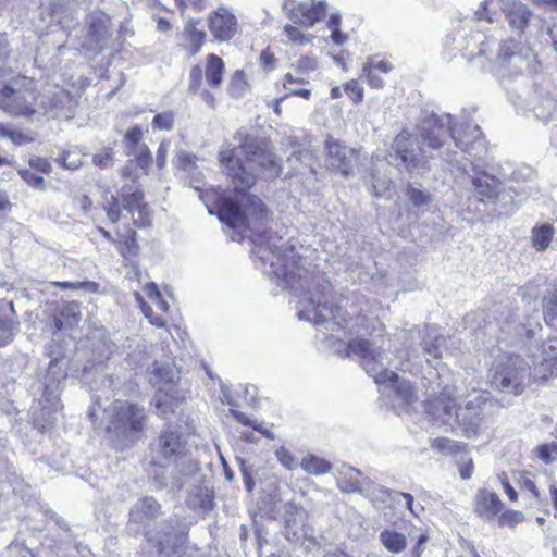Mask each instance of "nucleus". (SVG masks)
<instances>
[{
  "mask_svg": "<svg viewBox=\"0 0 557 557\" xmlns=\"http://www.w3.org/2000/svg\"><path fill=\"white\" fill-rule=\"evenodd\" d=\"M234 140L239 143L238 147L224 144L219 152L234 195L218 196V218L231 228L260 230L265 220V206L259 197L249 193L257 181L255 169L270 177H277L282 172L281 160L255 135L239 129Z\"/></svg>",
  "mask_w": 557,
  "mask_h": 557,
  "instance_id": "1",
  "label": "nucleus"
},
{
  "mask_svg": "<svg viewBox=\"0 0 557 557\" xmlns=\"http://www.w3.org/2000/svg\"><path fill=\"white\" fill-rule=\"evenodd\" d=\"M255 253L264 265L263 273L298 298L300 320L326 325L332 331L334 325L344 326L347 319L342 315L341 308L329 301L331 284L325 274L296 256L292 246L260 235Z\"/></svg>",
  "mask_w": 557,
  "mask_h": 557,
  "instance_id": "2",
  "label": "nucleus"
},
{
  "mask_svg": "<svg viewBox=\"0 0 557 557\" xmlns=\"http://www.w3.org/2000/svg\"><path fill=\"white\" fill-rule=\"evenodd\" d=\"M385 343L364 338L352 339L347 344L346 356L357 357L364 371L374 379L376 384L389 383L392 391L403 404H411L417 400V393L411 382L399 379L395 371H389L392 358L385 352Z\"/></svg>",
  "mask_w": 557,
  "mask_h": 557,
  "instance_id": "3",
  "label": "nucleus"
},
{
  "mask_svg": "<svg viewBox=\"0 0 557 557\" xmlns=\"http://www.w3.org/2000/svg\"><path fill=\"white\" fill-rule=\"evenodd\" d=\"M151 453L153 466L164 469L171 468L169 474L164 471L154 475L153 481L157 488H181L183 485L184 468L187 463L185 460L187 456V442L181 428L166 424L151 444Z\"/></svg>",
  "mask_w": 557,
  "mask_h": 557,
  "instance_id": "4",
  "label": "nucleus"
},
{
  "mask_svg": "<svg viewBox=\"0 0 557 557\" xmlns=\"http://www.w3.org/2000/svg\"><path fill=\"white\" fill-rule=\"evenodd\" d=\"M466 50L467 58L472 62L475 58L485 57L487 60H495L497 72L500 76L513 77L529 70L534 61L529 51L523 52L520 44L509 40L503 44L494 38L484 36L481 32L471 35Z\"/></svg>",
  "mask_w": 557,
  "mask_h": 557,
  "instance_id": "5",
  "label": "nucleus"
},
{
  "mask_svg": "<svg viewBox=\"0 0 557 557\" xmlns=\"http://www.w3.org/2000/svg\"><path fill=\"white\" fill-rule=\"evenodd\" d=\"M417 145L420 150L437 151L438 156L447 162H451V146L462 151H468V141L465 140L450 114L437 115L433 111L423 110L417 125Z\"/></svg>",
  "mask_w": 557,
  "mask_h": 557,
  "instance_id": "6",
  "label": "nucleus"
},
{
  "mask_svg": "<svg viewBox=\"0 0 557 557\" xmlns=\"http://www.w3.org/2000/svg\"><path fill=\"white\" fill-rule=\"evenodd\" d=\"M193 523V517L174 512L156 528L146 530L145 557H182Z\"/></svg>",
  "mask_w": 557,
  "mask_h": 557,
  "instance_id": "7",
  "label": "nucleus"
},
{
  "mask_svg": "<svg viewBox=\"0 0 557 557\" xmlns=\"http://www.w3.org/2000/svg\"><path fill=\"white\" fill-rule=\"evenodd\" d=\"M107 433L117 450L133 448L141 437L148 414L144 406L127 400H115L111 406Z\"/></svg>",
  "mask_w": 557,
  "mask_h": 557,
  "instance_id": "8",
  "label": "nucleus"
},
{
  "mask_svg": "<svg viewBox=\"0 0 557 557\" xmlns=\"http://www.w3.org/2000/svg\"><path fill=\"white\" fill-rule=\"evenodd\" d=\"M138 168L134 160H128L122 168V176L129 180L131 183L121 187V198L124 210L133 218L134 225L145 227L151 222L150 208L143 201L144 191L137 182L139 178Z\"/></svg>",
  "mask_w": 557,
  "mask_h": 557,
  "instance_id": "9",
  "label": "nucleus"
},
{
  "mask_svg": "<svg viewBox=\"0 0 557 557\" xmlns=\"http://www.w3.org/2000/svg\"><path fill=\"white\" fill-rule=\"evenodd\" d=\"M25 79L16 76L1 81L0 109L16 116H30L35 113L33 106L37 97L34 91L22 88Z\"/></svg>",
  "mask_w": 557,
  "mask_h": 557,
  "instance_id": "10",
  "label": "nucleus"
},
{
  "mask_svg": "<svg viewBox=\"0 0 557 557\" xmlns=\"http://www.w3.org/2000/svg\"><path fill=\"white\" fill-rule=\"evenodd\" d=\"M531 375L530 366L519 357H510L505 364L495 369L492 385L500 392L520 395Z\"/></svg>",
  "mask_w": 557,
  "mask_h": 557,
  "instance_id": "11",
  "label": "nucleus"
},
{
  "mask_svg": "<svg viewBox=\"0 0 557 557\" xmlns=\"http://www.w3.org/2000/svg\"><path fill=\"white\" fill-rule=\"evenodd\" d=\"M426 153V150H420V145L416 149L410 134L403 131L394 138L391 150L386 154V161L399 171H411L428 158Z\"/></svg>",
  "mask_w": 557,
  "mask_h": 557,
  "instance_id": "12",
  "label": "nucleus"
},
{
  "mask_svg": "<svg viewBox=\"0 0 557 557\" xmlns=\"http://www.w3.org/2000/svg\"><path fill=\"white\" fill-rule=\"evenodd\" d=\"M283 8L288 11L287 17L293 24L309 28L324 17L327 4L325 0L311 4L285 0Z\"/></svg>",
  "mask_w": 557,
  "mask_h": 557,
  "instance_id": "13",
  "label": "nucleus"
},
{
  "mask_svg": "<svg viewBox=\"0 0 557 557\" xmlns=\"http://www.w3.org/2000/svg\"><path fill=\"white\" fill-rule=\"evenodd\" d=\"M64 364L63 359L53 358L41 382L42 398L53 410L58 409L61 383L67 376Z\"/></svg>",
  "mask_w": 557,
  "mask_h": 557,
  "instance_id": "14",
  "label": "nucleus"
},
{
  "mask_svg": "<svg viewBox=\"0 0 557 557\" xmlns=\"http://www.w3.org/2000/svg\"><path fill=\"white\" fill-rule=\"evenodd\" d=\"M497 3L511 32L523 35L533 17L532 10L521 0H497Z\"/></svg>",
  "mask_w": 557,
  "mask_h": 557,
  "instance_id": "15",
  "label": "nucleus"
},
{
  "mask_svg": "<svg viewBox=\"0 0 557 557\" xmlns=\"http://www.w3.org/2000/svg\"><path fill=\"white\" fill-rule=\"evenodd\" d=\"M426 412L435 423L449 424L457 410L453 392L445 388L437 397L426 403Z\"/></svg>",
  "mask_w": 557,
  "mask_h": 557,
  "instance_id": "16",
  "label": "nucleus"
},
{
  "mask_svg": "<svg viewBox=\"0 0 557 557\" xmlns=\"http://www.w3.org/2000/svg\"><path fill=\"white\" fill-rule=\"evenodd\" d=\"M236 16L224 8L209 16V29L218 41H230L237 34Z\"/></svg>",
  "mask_w": 557,
  "mask_h": 557,
  "instance_id": "17",
  "label": "nucleus"
},
{
  "mask_svg": "<svg viewBox=\"0 0 557 557\" xmlns=\"http://www.w3.org/2000/svg\"><path fill=\"white\" fill-rule=\"evenodd\" d=\"M325 149L329 165L347 176L352 170L354 150L333 139L326 140Z\"/></svg>",
  "mask_w": 557,
  "mask_h": 557,
  "instance_id": "18",
  "label": "nucleus"
},
{
  "mask_svg": "<svg viewBox=\"0 0 557 557\" xmlns=\"http://www.w3.org/2000/svg\"><path fill=\"white\" fill-rule=\"evenodd\" d=\"M474 191L483 202L494 203L502 200V183L495 176L482 172L471 178Z\"/></svg>",
  "mask_w": 557,
  "mask_h": 557,
  "instance_id": "19",
  "label": "nucleus"
},
{
  "mask_svg": "<svg viewBox=\"0 0 557 557\" xmlns=\"http://www.w3.org/2000/svg\"><path fill=\"white\" fill-rule=\"evenodd\" d=\"M503 503L495 492L480 488L473 500L474 512L483 520H493L502 510Z\"/></svg>",
  "mask_w": 557,
  "mask_h": 557,
  "instance_id": "20",
  "label": "nucleus"
},
{
  "mask_svg": "<svg viewBox=\"0 0 557 557\" xmlns=\"http://www.w3.org/2000/svg\"><path fill=\"white\" fill-rule=\"evenodd\" d=\"M17 319L12 301H0V347L10 344L18 332Z\"/></svg>",
  "mask_w": 557,
  "mask_h": 557,
  "instance_id": "21",
  "label": "nucleus"
},
{
  "mask_svg": "<svg viewBox=\"0 0 557 557\" xmlns=\"http://www.w3.org/2000/svg\"><path fill=\"white\" fill-rule=\"evenodd\" d=\"M161 504L151 496L139 498L129 510V523L139 525L157 519L162 515Z\"/></svg>",
  "mask_w": 557,
  "mask_h": 557,
  "instance_id": "22",
  "label": "nucleus"
},
{
  "mask_svg": "<svg viewBox=\"0 0 557 557\" xmlns=\"http://www.w3.org/2000/svg\"><path fill=\"white\" fill-rule=\"evenodd\" d=\"M529 106L537 120L546 122L556 109V100L548 91L536 89L529 97Z\"/></svg>",
  "mask_w": 557,
  "mask_h": 557,
  "instance_id": "23",
  "label": "nucleus"
},
{
  "mask_svg": "<svg viewBox=\"0 0 557 557\" xmlns=\"http://www.w3.org/2000/svg\"><path fill=\"white\" fill-rule=\"evenodd\" d=\"M183 396L175 389H158L154 396V405L158 414L168 419L183 400Z\"/></svg>",
  "mask_w": 557,
  "mask_h": 557,
  "instance_id": "24",
  "label": "nucleus"
},
{
  "mask_svg": "<svg viewBox=\"0 0 557 557\" xmlns=\"http://www.w3.org/2000/svg\"><path fill=\"white\" fill-rule=\"evenodd\" d=\"M176 372L169 362L156 361L151 372L150 382L157 389H173Z\"/></svg>",
  "mask_w": 557,
  "mask_h": 557,
  "instance_id": "25",
  "label": "nucleus"
},
{
  "mask_svg": "<svg viewBox=\"0 0 557 557\" xmlns=\"http://www.w3.org/2000/svg\"><path fill=\"white\" fill-rule=\"evenodd\" d=\"M361 472L351 467H344L341 478L337 480V487L345 493L362 494L366 490L368 480H361Z\"/></svg>",
  "mask_w": 557,
  "mask_h": 557,
  "instance_id": "26",
  "label": "nucleus"
},
{
  "mask_svg": "<svg viewBox=\"0 0 557 557\" xmlns=\"http://www.w3.org/2000/svg\"><path fill=\"white\" fill-rule=\"evenodd\" d=\"M307 518V511L301 505L294 502L286 504L284 520L288 533L297 535L298 531L304 529Z\"/></svg>",
  "mask_w": 557,
  "mask_h": 557,
  "instance_id": "27",
  "label": "nucleus"
},
{
  "mask_svg": "<svg viewBox=\"0 0 557 557\" xmlns=\"http://www.w3.org/2000/svg\"><path fill=\"white\" fill-rule=\"evenodd\" d=\"M540 368H543L545 371V373L541 374V380H547L548 376L557 372V337L548 338L543 344Z\"/></svg>",
  "mask_w": 557,
  "mask_h": 557,
  "instance_id": "28",
  "label": "nucleus"
},
{
  "mask_svg": "<svg viewBox=\"0 0 557 557\" xmlns=\"http://www.w3.org/2000/svg\"><path fill=\"white\" fill-rule=\"evenodd\" d=\"M380 543L386 550L392 554H400L407 547V539L405 534L393 529H384L379 535Z\"/></svg>",
  "mask_w": 557,
  "mask_h": 557,
  "instance_id": "29",
  "label": "nucleus"
},
{
  "mask_svg": "<svg viewBox=\"0 0 557 557\" xmlns=\"http://www.w3.org/2000/svg\"><path fill=\"white\" fill-rule=\"evenodd\" d=\"M224 62L214 53L207 55L206 81L212 88L219 87L223 81Z\"/></svg>",
  "mask_w": 557,
  "mask_h": 557,
  "instance_id": "30",
  "label": "nucleus"
},
{
  "mask_svg": "<svg viewBox=\"0 0 557 557\" xmlns=\"http://www.w3.org/2000/svg\"><path fill=\"white\" fill-rule=\"evenodd\" d=\"M301 469L312 475H322L331 471L332 465L319 456L309 454L300 461Z\"/></svg>",
  "mask_w": 557,
  "mask_h": 557,
  "instance_id": "31",
  "label": "nucleus"
},
{
  "mask_svg": "<svg viewBox=\"0 0 557 557\" xmlns=\"http://www.w3.org/2000/svg\"><path fill=\"white\" fill-rule=\"evenodd\" d=\"M81 320L78 305L70 304L61 309L60 317L53 318V326L55 331H61L65 324L72 326L77 324Z\"/></svg>",
  "mask_w": 557,
  "mask_h": 557,
  "instance_id": "32",
  "label": "nucleus"
},
{
  "mask_svg": "<svg viewBox=\"0 0 557 557\" xmlns=\"http://www.w3.org/2000/svg\"><path fill=\"white\" fill-rule=\"evenodd\" d=\"M398 492L392 491L383 485H375L368 480L366 490L362 495L369 498L372 503H385L387 500L396 502L395 494Z\"/></svg>",
  "mask_w": 557,
  "mask_h": 557,
  "instance_id": "33",
  "label": "nucleus"
},
{
  "mask_svg": "<svg viewBox=\"0 0 557 557\" xmlns=\"http://www.w3.org/2000/svg\"><path fill=\"white\" fill-rule=\"evenodd\" d=\"M543 317L547 324L557 325V288L545 292L543 296Z\"/></svg>",
  "mask_w": 557,
  "mask_h": 557,
  "instance_id": "34",
  "label": "nucleus"
},
{
  "mask_svg": "<svg viewBox=\"0 0 557 557\" xmlns=\"http://www.w3.org/2000/svg\"><path fill=\"white\" fill-rule=\"evenodd\" d=\"M185 33L188 35L189 39V55H196L205 42L206 33L198 29L197 22L193 20L188 21L186 24Z\"/></svg>",
  "mask_w": 557,
  "mask_h": 557,
  "instance_id": "35",
  "label": "nucleus"
},
{
  "mask_svg": "<svg viewBox=\"0 0 557 557\" xmlns=\"http://www.w3.org/2000/svg\"><path fill=\"white\" fill-rule=\"evenodd\" d=\"M455 420L466 432H475L482 420V411L456 410Z\"/></svg>",
  "mask_w": 557,
  "mask_h": 557,
  "instance_id": "36",
  "label": "nucleus"
},
{
  "mask_svg": "<svg viewBox=\"0 0 557 557\" xmlns=\"http://www.w3.org/2000/svg\"><path fill=\"white\" fill-rule=\"evenodd\" d=\"M554 228L549 224H542L532 230V243L533 246L539 250H545L552 242Z\"/></svg>",
  "mask_w": 557,
  "mask_h": 557,
  "instance_id": "37",
  "label": "nucleus"
},
{
  "mask_svg": "<svg viewBox=\"0 0 557 557\" xmlns=\"http://www.w3.org/2000/svg\"><path fill=\"white\" fill-rule=\"evenodd\" d=\"M102 208L106 211L109 220L112 223H117L121 219V209H124L121 193L119 194V196H108V193H106L103 196Z\"/></svg>",
  "mask_w": 557,
  "mask_h": 557,
  "instance_id": "38",
  "label": "nucleus"
},
{
  "mask_svg": "<svg viewBox=\"0 0 557 557\" xmlns=\"http://www.w3.org/2000/svg\"><path fill=\"white\" fill-rule=\"evenodd\" d=\"M431 447L445 454H457L466 447L465 443L454 441L447 437H437L432 440Z\"/></svg>",
  "mask_w": 557,
  "mask_h": 557,
  "instance_id": "39",
  "label": "nucleus"
},
{
  "mask_svg": "<svg viewBox=\"0 0 557 557\" xmlns=\"http://www.w3.org/2000/svg\"><path fill=\"white\" fill-rule=\"evenodd\" d=\"M230 412L232 414V417L239 423L244 424V425H248V426H251L253 430L258 431L259 433H261L263 436L270 438V440H273L274 438V434L271 430H269L268 428H264L262 424H259L257 423L256 421L251 420L250 418H248L245 413H243L242 411H238V410H235L233 408L230 409Z\"/></svg>",
  "mask_w": 557,
  "mask_h": 557,
  "instance_id": "40",
  "label": "nucleus"
},
{
  "mask_svg": "<svg viewBox=\"0 0 557 557\" xmlns=\"http://www.w3.org/2000/svg\"><path fill=\"white\" fill-rule=\"evenodd\" d=\"M37 100L40 101L44 114L49 117H57L62 109V103L55 95H42Z\"/></svg>",
  "mask_w": 557,
  "mask_h": 557,
  "instance_id": "41",
  "label": "nucleus"
},
{
  "mask_svg": "<svg viewBox=\"0 0 557 557\" xmlns=\"http://www.w3.org/2000/svg\"><path fill=\"white\" fill-rule=\"evenodd\" d=\"M143 138V129L139 125H135L126 131L124 136L125 149L128 156L135 153Z\"/></svg>",
  "mask_w": 557,
  "mask_h": 557,
  "instance_id": "42",
  "label": "nucleus"
},
{
  "mask_svg": "<svg viewBox=\"0 0 557 557\" xmlns=\"http://www.w3.org/2000/svg\"><path fill=\"white\" fill-rule=\"evenodd\" d=\"M62 289H73V290H85L89 293L97 294L99 293L100 285L94 281H77V282H57L54 283Z\"/></svg>",
  "mask_w": 557,
  "mask_h": 557,
  "instance_id": "43",
  "label": "nucleus"
},
{
  "mask_svg": "<svg viewBox=\"0 0 557 557\" xmlns=\"http://www.w3.org/2000/svg\"><path fill=\"white\" fill-rule=\"evenodd\" d=\"M63 169L75 171L83 165L82 157L75 151H63L55 160Z\"/></svg>",
  "mask_w": 557,
  "mask_h": 557,
  "instance_id": "44",
  "label": "nucleus"
},
{
  "mask_svg": "<svg viewBox=\"0 0 557 557\" xmlns=\"http://www.w3.org/2000/svg\"><path fill=\"white\" fill-rule=\"evenodd\" d=\"M21 178L32 188L44 191L47 188L46 182L42 176L37 175L29 169H21L18 171Z\"/></svg>",
  "mask_w": 557,
  "mask_h": 557,
  "instance_id": "45",
  "label": "nucleus"
},
{
  "mask_svg": "<svg viewBox=\"0 0 557 557\" xmlns=\"http://www.w3.org/2000/svg\"><path fill=\"white\" fill-rule=\"evenodd\" d=\"M152 126L161 131H172L174 128V114L172 111H165L154 115Z\"/></svg>",
  "mask_w": 557,
  "mask_h": 557,
  "instance_id": "46",
  "label": "nucleus"
},
{
  "mask_svg": "<svg viewBox=\"0 0 557 557\" xmlns=\"http://www.w3.org/2000/svg\"><path fill=\"white\" fill-rule=\"evenodd\" d=\"M407 197L414 207H421L430 202L431 196L429 193L421 190L414 186H408Z\"/></svg>",
  "mask_w": 557,
  "mask_h": 557,
  "instance_id": "47",
  "label": "nucleus"
},
{
  "mask_svg": "<svg viewBox=\"0 0 557 557\" xmlns=\"http://www.w3.org/2000/svg\"><path fill=\"white\" fill-rule=\"evenodd\" d=\"M443 336H435L432 341H425L423 344L424 354L433 359H440L442 356L441 347L444 344Z\"/></svg>",
  "mask_w": 557,
  "mask_h": 557,
  "instance_id": "48",
  "label": "nucleus"
},
{
  "mask_svg": "<svg viewBox=\"0 0 557 557\" xmlns=\"http://www.w3.org/2000/svg\"><path fill=\"white\" fill-rule=\"evenodd\" d=\"M537 457L546 465L554 461L557 456V442H550L536 447Z\"/></svg>",
  "mask_w": 557,
  "mask_h": 557,
  "instance_id": "49",
  "label": "nucleus"
},
{
  "mask_svg": "<svg viewBox=\"0 0 557 557\" xmlns=\"http://www.w3.org/2000/svg\"><path fill=\"white\" fill-rule=\"evenodd\" d=\"M203 79V70L201 65H194L189 74L188 90L193 94L199 92Z\"/></svg>",
  "mask_w": 557,
  "mask_h": 557,
  "instance_id": "50",
  "label": "nucleus"
},
{
  "mask_svg": "<svg viewBox=\"0 0 557 557\" xmlns=\"http://www.w3.org/2000/svg\"><path fill=\"white\" fill-rule=\"evenodd\" d=\"M92 163L100 169H108L113 165V151L111 148H106L100 152L94 154Z\"/></svg>",
  "mask_w": 557,
  "mask_h": 557,
  "instance_id": "51",
  "label": "nucleus"
},
{
  "mask_svg": "<svg viewBox=\"0 0 557 557\" xmlns=\"http://www.w3.org/2000/svg\"><path fill=\"white\" fill-rule=\"evenodd\" d=\"M133 154L135 156L134 161L141 170L148 168L152 162V154L146 145L139 146L138 151L135 150Z\"/></svg>",
  "mask_w": 557,
  "mask_h": 557,
  "instance_id": "52",
  "label": "nucleus"
},
{
  "mask_svg": "<svg viewBox=\"0 0 557 557\" xmlns=\"http://www.w3.org/2000/svg\"><path fill=\"white\" fill-rule=\"evenodd\" d=\"M362 74L367 77L368 83L372 88L381 89L384 86V81L372 70L370 61H367L363 64Z\"/></svg>",
  "mask_w": 557,
  "mask_h": 557,
  "instance_id": "53",
  "label": "nucleus"
},
{
  "mask_svg": "<svg viewBox=\"0 0 557 557\" xmlns=\"http://www.w3.org/2000/svg\"><path fill=\"white\" fill-rule=\"evenodd\" d=\"M277 460L287 470H293L297 467L298 462L294 455L284 447H281L275 453Z\"/></svg>",
  "mask_w": 557,
  "mask_h": 557,
  "instance_id": "54",
  "label": "nucleus"
},
{
  "mask_svg": "<svg viewBox=\"0 0 557 557\" xmlns=\"http://www.w3.org/2000/svg\"><path fill=\"white\" fill-rule=\"evenodd\" d=\"M524 516L522 512L517 510H506L499 517L498 523L499 525H510L515 527L516 524L522 522Z\"/></svg>",
  "mask_w": 557,
  "mask_h": 557,
  "instance_id": "55",
  "label": "nucleus"
},
{
  "mask_svg": "<svg viewBox=\"0 0 557 557\" xmlns=\"http://www.w3.org/2000/svg\"><path fill=\"white\" fill-rule=\"evenodd\" d=\"M245 86V74L243 71H236L231 78L230 94L238 97Z\"/></svg>",
  "mask_w": 557,
  "mask_h": 557,
  "instance_id": "56",
  "label": "nucleus"
},
{
  "mask_svg": "<svg viewBox=\"0 0 557 557\" xmlns=\"http://www.w3.org/2000/svg\"><path fill=\"white\" fill-rule=\"evenodd\" d=\"M395 497H396V502L395 503H399V499L403 498L405 500V503H406V508L414 517H419L420 512L423 511V507H421V506L416 507L414 506V499H413V496L410 493L398 492L397 494H395Z\"/></svg>",
  "mask_w": 557,
  "mask_h": 557,
  "instance_id": "57",
  "label": "nucleus"
},
{
  "mask_svg": "<svg viewBox=\"0 0 557 557\" xmlns=\"http://www.w3.org/2000/svg\"><path fill=\"white\" fill-rule=\"evenodd\" d=\"M284 32H285L286 36L288 37V39L294 42L304 45V44H308L310 41V39L294 25L287 24L284 27Z\"/></svg>",
  "mask_w": 557,
  "mask_h": 557,
  "instance_id": "58",
  "label": "nucleus"
},
{
  "mask_svg": "<svg viewBox=\"0 0 557 557\" xmlns=\"http://www.w3.org/2000/svg\"><path fill=\"white\" fill-rule=\"evenodd\" d=\"M239 466H240V472L243 475L245 488L247 490V492L250 493L255 488V480L252 478V468L250 466H247L243 459L239 460Z\"/></svg>",
  "mask_w": 557,
  "mask_h": 557,
  "instance_id": "59",
  "label": "nucleus"
},
{
  "mask_svg": "<svg viewBox=\"0 0 557 557\" xmlns=\"http://www.w3.org/2000/svg\"><path fill=\"white\" fill-rule=\"evenodd\" d=\"M346 92L355 103H359L363 99V89L357 81H350L345 86Z\"/></svg>",
  "mask_w": 557,
  "mask_h": 557,
  "instance_id": "60",
  "label": "nucleus"
},
{
  "mask_svg": "<svg viewBox=\"0 0 557 557\" xmlns=\"http://www.w3.org/2000/svg\"><path fill=\"white\" fill-rule=\"evenodd\" d=\"M28 164L32 169L37 170L42 174H50L52 172L51 163L41 157H33L29 159Z\"/></svg>",
  "mask_w": 557,
  "mask_h": 557,
  "instance_id": "61",
  "label": "nucleus"
},
{
  "mask_svg": "<svg viewBox=\"0 0 557 557\" xmlns=\"http://www.w3.org/2000/svg\"><path fill=\"white\" fill-rule=\"evenodd\" d=\"M175 165L183 171H191L194 168V157L185 151H181L175 157Z\"/></svg>",
  "mask_w": 557,
  "mask_h": 557,
  "instance_id": "62",
  "label": "nucleus"
},
{
  "mask_svg": "<svg viewBox=\"0 0 557 557\" xmlns=\"http://www.w3.org/2000/svg\"><path fill=\"white\" fill-rule=\"evenodd\" d=\"M73 205L82 211L83 216H88L92 207V200L87 195H81L73 199Z\"/></svg>",
  "mask_w": 557,
  "mask_h": 557,
  "instance_id": "63",
  "label": "nucleus"
},
{
  "mask_svg": "<svg viewBox=\"0 0 557 557\" xmlns=\"http://www.w3.org/2000/svg\"><path fill=\"white\" fill-rule=\"evenodd\" d=\"M170 146L171 144L169 140H162L159 145L156 157V162L159 169H163L166 164V157L170 150Z\"/></svg>",
  "mask_w": 557,
  "mask_h": 557,
  "instance_id": "64",
  "label": "nucleus"
}]
</instances>
